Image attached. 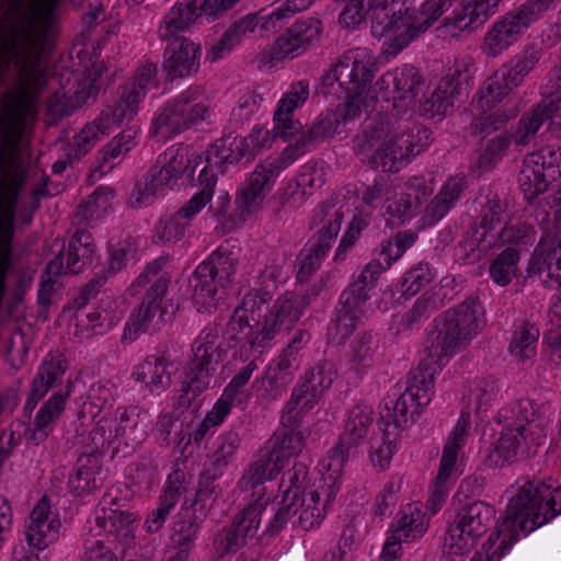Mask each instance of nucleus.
<instances>
[{
  "instance_id": "obj_25",
  "label": "nucleus",
  "mask_w": 561,
  "mask_h": 561,
  "mask_svg": "<svg viewBox=\"0 0 561 561\" xmlns=\"http://www.w3.org/2000/svg\"><path fill=\"white\" fill-rule=\"evenodd\" d=\"M77 57L81 69L76 90L72 93V111L91 105L96 101L102 89L101 78L105 71L104 64L96 60L95 48L92 53L80 50Z\"/></svg>"
},
{
  "instance_id": "obj_33",
  "label": "nucleus",
  "mask_w": 561,
  "mask_h": 561,
  "mask_svg": "<svg viewBox=\"0 0 561 561\" xmlns=\"http://www.w3.org/2000/svg\"><path fill=\"white\" fill-rule=\"evenodd\" d=\"M335 376L334 365L331 362L321 360L306 371L291 394L301 399L304 407L313 408L321 396L332 386Z\"/></svg>"
},
{
  "instance_id": "obj_45",
  "label": "nucleus",
  "mask_w": 561,
  "mask_h": 561,
  "mask_svg": "<svg viewBox=\"0 0 561 561\" xmlns=\"http://www.w3.org/2000/svg\"><path fill=\"white\" fill-rule=\"evenodd\" d=\"M446 293L442 287H433L416 299L413 307L401 317L400 325L404 330H413L423 319L444 306Z\"/></svg>"
},
{
  "instance_id": "obj_16",
  "label": "nucleus",
  "mask_w": 561,
  "mask_h": 561,
  "mask_svg": "<svg viewBox=\"0 0 561 561\" xmlns=\"http://www.w3.org/2000/svg\"><path fill=\"white\" fill-rule=\"evenodd\" d=\"M375 77L374 64L345 56L321 77L319 92L325 98L342 99L343 92H357L368 87Z\"/></svg>"
},
{
  "instance_id": "obj_56",
  "label": "nucleus",
  "mask_w": 561,
  "mask_h": 561,
  "mask_svg": "<svg viewBox=\"0 0 561 561\" xmlns=\"http://www.w3.org/2000/svg\"><path fill=\"white\" fill-rule=\"evenodd\" d=\"M539 330L530 323L516 329L510 344V352L518 362L524 363L536 354Z\"/></svg>"
},
{
  "instance_id": "obj_30",
  "label": "nucleus",
  "mask_w": 561,
  "mask_h": 561,
  "mask_svg": "<svg viewBox=\"0 0 561 561\" xmlns=\"http://www.w3.org/2000/svg\"><path fill=\"white\" fill-rule=\"evenodd\" d=\"M309 96V84L300 80L290 85L289 90L279 100L277 110L274 113V138L291 140L296 131L301 127L299 122L291 118L293 112L302 105Z\"/></svg>"
},
{
  "instance_id": "obj_63",
  "label": "nucleus",
  "mask_w": 561,
  "mask_h": 561,
  "mask_svg": "<svg viewBox=\"0 0 561 561\" xmlns=\"http://www.w3.org/2000/svg\"><path fill=\"white\" fill-rule=\"evenodd\" d=\"M518 183L525 198L530 202L546 192L550 182L526 157L519 172Z\"/></svg>"
},
{
  "instance_id": "obj_40",
  "label": "nucleus",
  "mask_w": 561,
  "mask_h": 561,
  "mask_svg": "<svg viewBox=\"0 0 561 561\" xmlns=\"http://www.w3.org/2000/svg\"><path fill=\"white\" fill-rule=\"evenodd\" d=\"M76 442L77 435L75 436V439H72V447H78V449L84 450L80 453L77 459V484L72 486V493L81 496L85 493H90L96 488L95 474L100 469L96 451L101 453V448H94V444L92 443L87 446L75 445Z\"/></svg>"
},
{
  "instance_id": "obj_7",
  "label": "nucleus",
  "mask_w": 561,
  "mask_h": 561,
  "mask_svg": "<svg viewBox=\"0 0 561 561\" xmlns=\"http://www.w3.org/2000/svg\"><path fill=\"white\" fill-rule=\"evenodd\" d=\"M381 273L379 263H368L342 291L328 325L327 336L330 342L342 344L356 330L369 293L375 288Z\"/></svg>"
},
{
  "instance_id": "obj_6",
  "label": "nucleus",
  "mask_w": 561,
  "mask_h": 561,
  "mask_svg": "<svg viewBox=\"0 0 561 561\" xmlns=\"http://www.w3.org/2000/svg\"><path fill=\"white\" fill-rule=\"evenodd\" d=\"M545 123L548 124V131L561 136V98L543 99L524 112L512 136L501 133L481 139L473 152L476 165L483 170L492 169L504 157L512 141L527 146Z\"/></svg>"
},
{
  "instance_id": "obj_20",
  "label": "nucleus",
  "mask_w": 561,
  "mask_h": 561,
  "mask_svg": "<svg viewBox=\"0 0 561 561\" xmlns=\"http://www.w3.org/2000/svg\"><path fill=\"white\" fill-rule=\"evenodd\" d=\"M394 124L392 126L389 159L386 165V171L390 172L399 171L410 161L411 157L424 151L432 141V130L423 125L414 124L398 130Z\"/></svg>"
},
{
  "instance_id": "obj_32",
  "label": "nucleus",
  "mask_w": 561,
  "mask_h": 561,
  "mask_svg": "<svg viewBox=\"0 0 561 561\" xmlns=\"http://www.w3.org/2000/svg\"><path fill=\"white\" fill-rule=\"evenodd\" d=\"M68 363L64 354L50 352L32 380L31 391L24 404V411L31 413L50 388L64 376Z\"/></svg>"
},
{
  "instance_id": "obj_21",
  "label": "nucleus",
  "mask_w": 561,
  "mask_h": 561,
  "mask_svg": "<svg viewBox=\"0 0 561 561\" xmlns=\"http://www.w3.org/2000/svg\"><path fill=\"white\" fill-rule=\"evenodd\" d=\"M321 32L322 23L318 19L310 18L296 22L275 41L268 53L270 62L285 58L294 59L317 42Z\"/></svg>"
},
{
  "instance_id": "obj_41",
  "label": "nucleus",
  "mask_w": 561,
  "mask_h": 561,
  "mask_svg": "<svg viewBox=\"0 0 561 561\" xmlns=\"http://www.w3.org/2000/svg\"><path fill=\"white\" fill-rule=\"evenodd\" d=\"M501 0H463L460 12L447 19V25L460 31H473L482 25L491 14H494Z\"/></svg>"
},
{
  "instance_id": "obj_13",
  "label": "nucleus",
  "mask_w": 561,
  "mask_h": 561,
  "mask_svg": "<svg viewBox=\"0 0 561 561\" xmlns=\"http://www.w3.org/2000/svg\"><path fill=\"white\" fill-rule=\"evenodd\" d=\"M494 516L495 508L484 501L477 500L458 507L447 529L453 553L462 556L469 552L488 531Z\"/></svg>"
},
{
  "instance_id": "obj_61",
  "label": "nucleus",
  "mask_w": 561,
  "mask_h": 561,
  "mask_svg": "<svg viewBox=\"0 0 561 561\" xmlns=\"http://www.w3.org/2000/svg\"><path fill=\"white\" fill-rule=\"evenodd\" d=\"M476 71L474 64L470 58L456 60L448 72L440 81H447L448 90H451L458 98L467 93L472 83L473 73Z\"/></svg>"
},
{
  "instance_id": "obj_55",
  "label": "nucleus",
  "mask_w": 561,
  "mask_h": 561,
  "mask_svg": "<svg viewBox=\"0 0 561 561\" xmlns=\"http://www.w3.org/2000/svg\"><path fill=\"white\" fill-rule=\"evenodd\" d=\"M518 262V251L514 248H506L490 264L491 279L499 286L508 285L517 274Z\"/></svg>"
},
{
  "instance_id": "obj_23",
  "label": "nucleus",
  "mask_w": 561,
  "mask_h": 561,
  "mask_svg": "<svg viewBox=\"0 0 561 561\" xmlns=\"http://www.w3.org/2000/svg\"><path fill=\"white\" fill-rule=\"evenodd\" d=\"M268 501L270 499L264 501L257 499L234 516L231 525L224 530L219 540V546L225 552L238 551L245 545L248 538H253L256 535Z\"/></svg>"
},
{
  "instance_id": "obj_58",
  "label": "nucleus",
  "mask_w": 561,
  "mask_h": 561,
  "mask_svg": "<svg viewBox=\"0 0 561 561\" xmlns=\"http://www.w3.org/2000/svg\"><path fill=\"white\" fill-rule=\"evenodd\" d=\"M180 496V485L169 484L165 486L163 494L160 496L159 506L148 515L145 522V528L148 533H157L163 526L167 516L175 507Z\"/></svg>"
},
{
  "instance_id": "obj_8",
  "label": "nucleus",
  "mask_w": 561,
  "mask_h": 561,
  "mask_svg": "<svg viewBox=\"0 0 561 561\" xmlns=\"http://www.w3.org/2000/svg\"><path fill=\"white\" fill-rule=\"evenodd\" d=\"M197 159L195 164L191 165L187 147L169 149L163 154L162 167H152L136 182L129 199L130 205L138 208L150 205L167 190L173 188L179 178H185L188 183H193L194 173L202 162V156H198Z\"/></svg>"
},
{
  "instance_id": "obj_52",
  "label": "nucleus",
  "mask_w": 561,
  "mask_h": 561,
  "mask_svg": "<svg viewBox=\"0 0 561 561\" xmlns=\"http://www.w3.org/2000/svg\"><path fill=\"white\" fill-rule=\"evenodd\" d=\"M113 191L108 187L99 186L88 195L77 207L75 217L81 224H89L93 219L102 217L111 206Z\"/></svg>"
},
{
  "instance_id": "obj_51",
  "label": "nucleus",
  "mask_w": 561,
  "mask_h": 561,
  "mask_svg": "<svg viewBox=\"0 0 561 561\" xmlns=\"http://www.w3.org/2000/svg\"><path fill=\"white\" fill-rule=\"evenodd\" d=\"M417 239V234L412 230L397 232L392 238L380 243L378 256L369 263L377 262L381 265L382 272L389 268L392 262L397 261L402 254L411 248Z\"/></svg>"
},
{
  "instance_id": "obj_9",
  "label": "nucleus",
  "mask_w": 561,
  "mask_h": 561,
  "mask_svg": "<svg viewBox=\"0 0 561 561\" xmlns=\"http://www.w3.org/2000/svg\"><path fill=\"white\" fill-rule=\"evenodd\" d=\"M241 248L234 240H225L196 268L190 280L193 297L204 306L215 305L232 280L239 263Z\"/></svg>"
},
{
  "instance_id": "obj_48",
  "label": "nucleus",
  "mask_w": 561,
  "mask_h": 561,
  "mask_svg": "<svg viewBox=\"0 0 561 561\" xmlns=\"http://www.w3.org/2000/svg\"><path fill=\"white\" fill-rule=\"evenodd\" d=\"M377 348V341L368 331L356 334L350 344L347 364L350 369L363 374L374 364V355Z\"/></svg>"
},
{
  "instance_id": "obj_54",
  "label": "nucleus",
  "mask_w": 561,
  "mask_h": 561,
  "mask_svg": "<svg viewBox=\"0 0 561 561\" xmlns=\"http://www.w3.org/2000/svg\"><path fill=\"white\" fill-rule=\"evenodd\" d=\"M320 497L321 494L317 490H310L308 495L304 496L298 518L293 522L294 527L308 531L320 526L325 516V505H320Z\"/></svg>"
},
{
  "instance_id": "obj_26",
  "label": "nucleus",
  "mask_w": 561,
  "mask_h": 561,
  "mask_svg": "<svg viewBox=\"0 0 561 561\" xmlns=\"http://www.w3.org/2000/svg\"><path fill=\"white\" fill-rule=\"evenodd\" d=\"M211 198L209 190H201L176 213L159 220L154 228L153 238L162 242H175L180 240L190 226L191 219L198 214Z\"/></svg>"
},
{
  "instance_id": "obj_11",
  "label": "nucleus",
  "mask_w": 561,
  "mask_h": 561,
  "mask_svg": "<svg viewBox=\"0 0 561 561\" xmlns=\"http://www.w3.org/2000/svg\"><path fill=\"white\" fill-rule=\"evenodd\" d=\"M367 13L371 12V34L376 38L385 37L383 53L397 56L414 39L424 33L426 20L415 22L405 15L402 5L388 9V0H359ZM430 19L427 18V21Z\"/></svg>"
},
{
  "instance_id": "obj_31",
  "label": "nucleus",
  "mask_w": 561,
  "mask_h": 561,
  "mask_svg": "<svg viewBox=\"0 0 561 561\" xmlns=\"http://www.w3.org/2000/svg\"><path fill=\"white\" fill-rule=\"evenodd\" d=\"M101 504L103 515L96 518L98 526L117 538L130 537L133 525L138 522L139 515L127 507L125 500L110 493L103 496Z\"/></svg>"
},
{
  "instance_id": "obj_29",
  "label": "nucleus",
  "mask_w": 561,
  "mask_h": 561,
  "mask_svg": "<svg viewBox=\"0 0 561 561\" xmlns=\"http://www.w3.org/2000/svg\"><path fill=\"white\" fill-rule=\"evenodd\" d=\"M529 26L512 9L506 12L485 34L483 50L488 56H499L508 47L517 43Z\"/></svg>"
},
{
  "instance_id": "obj_18",
  "label": "nucleus",
  "mask_w": 561,
  "mask_h": 561,
  "mask_svg": "<svg viewBox=\"0 0 561 561\" xmlns=\"http://www.w3.org/2000/svg\"><path fill=\"white\" fill-rule=\"evenodd\" d=\"M282 330L280 321L275 317L273 308L270 314L265 317L261 328H256L254 323L245 317L243 311L234 309L227 323L225 335L229 347L248 345L249 350L262 353V350L268 345Z\"/></svg>"
},
{
  "instance_id": "obj_24",
  "label": "nucleus",
  "mask_w": 561,
  "mask_h": 561,
  "mask_svg": "<svg viewBox=\"0 0 561 561\" xmlns=\"http://www.w3.org/2000/svg\"><path fill=\"white\" fill-rule=\"evenodd\" d=\"M543 437V431L522 426L511 427V424H506L495 451L503 462L512 463L534 455Z\"/></svg>"
},
{
  "instance_id": "obj_12",
  "label": "nucleus",
  "mask_w": 561,
  "mask_h": 561,
  "mask_svg": "<svg viewBox=\"0 0 561 561\" xmlns=\"http://www.w3.org/2000/svg\"><path fill=\"white\" fill-rule=\"evenodd\" d=\"M203 94L201 85L192 84L169 101L152 121L153 134L168 138L208 119L210 107L201 100Z\"/></svg>"
},
{
  "instance_id": "obj_36",
  "label": "nucleus",
  "mask_w": 561,
  "mask_h": 561,
  "mask_svg": "<svg viewBox=\"0 0 561 561\" xmlns=\"http://www.w3.org/2000/svg\"><path fill=\"white\" fill-rule=\"evenodd\" d=\"M173 373L174 366L170 359L151 355L136 367L133 377L151 393H160L170 387Z\"/></svg>"
},
{
  "instance_id": "obj_46",
  "label": "nucleus",
  "mask_w": 561,
  "mask_h": 561,
  "mask_svg": "<svg viewBox=\"0 0 561 561\" xmlns=\"http://www.w3.org/2000/svg\"><path fill=\"white\" fill-rule=\"evenodd\" d=\"M222 473V470L206 465L199 476L195 497L190 504L208 514L209 510L222 492V488L219 482Z\"/></svg>"
},
{
  "instance_id": "obj_2",
  "label": "nucleus",
  "mask_w": 561,
  "mask_h": 561,
  "mask_svg": "<svg viewBox=\"0 0 561 561\" xmlns=\"http://www.w3.org/2000/svg\"><path fill=\"white\" fill-rule=\"evenodd\" d=\"M339 128L337 118L332 111L321 113L306 129L302 126L291 137L279 158L266 159L257 164L251 175L242 183L236 197L237 208L244 217L259 209L264 198L272 191L276 178L289 162L305 152L313 150L319 144L332 137Z\"/></svg>"
},
{
  "instance_id": "obj_28",
  "label": "nucleus",
  "mask_w": 561,
  "mask_h": 561,
  "mask_svg": "<svg viewBox=\"0 0 561 561\" xmlns=\"http://www.w3.org/2000/svg\"><path fill=\"white\" fill-rule=\"evenodd\" d=\"M392 535L387 538L382 552L381 561H394L399 558L402 541H413L421 537L426 527L424 524V515L417 508L409 505L408 511H401L396 523L392 525Z\"/></svg>"
},
{
  "instance_id": "obj_47",
  "label": "nucleus",
  "mask_w": 561,
  "mask_h": 561,
  "mask_svg": "<svg viewBox=\"0 0 561 561\" xmlns=\"http://www.w3.org/2000/svg\"><path fill=\"white\" fill-rule=\"evenodd\" d=\"M299 368V358L287 357L280 354L266 370V381L271 396L275 399L285 391L294 380V375Z\"/></svg>"
},
{
  "instance_id": "obj_57",
  "label": "nucleus",
  "mask_w": 561,
  "mask_h": 561,
  "mask_svg": "<svg viewBox=\"0 0 561 561\" xmlns=\"http://www.w3.org/2000/svg\"><path fill=\"white\" fill-rule=\"evenodd\" d=\"M72 10L80 18L81 32L78 41H84L85 33L105 21V10L102 0H72Z\"/></svg>"
},
{
  "instance_id": "obj_27",
  "label": "nucleus",
  "mask_w": 561,
  "mask_h": 561,
  "mask_svg": "<svg viewBox=\"0 0 561 561\" xmlns=\"http://www.w3.org/2000/svg\"><path fill=\"white\" fill-rule=\"evenodd\" d=\"M528 272L538 275L548 287L561 286V237L539 241L529 261Z\"/></svg>"
},
{
  "instance_id": "obj_49",
  "label": "nucleus",
  "mask_w": 561,
  "mask_h": 561,
  "mask_svg": "<svg viewBox=\"0 0 561 561\" xmlns=\"http://www.w3.org/2000/svg\"><path fill=\"white\" fill-rule=\"evenodd\" d=\"M416 0H391L394 7L402 5L407 16L425 23L424 33L451 7L453 0H425L422 5L415 8Z\"/></svg>"
},
{
  "instance_id": "obj_37",
  "label": "nucleus",
  "mask_w": 561,
  "mask_h": 561,
  "mask_svg": "<svg viewBox=\"0 0 561 561\" xmlns=\"http://www.w3.org/2000/svg\"><path fill=\"white\" fill-rule=\"evenodd\" d=\"M343 220L342 207L329 203L319 204L312 210L309 222L310 229L318 228L310 241L331 249V243L339 234Z\"/></svg>"
},
{
  "instance_id": "obj_14",
  "label": "nucleus",
  "mask_w": 561,
  "mask_h": 561,
  "mask_svg": "<svg viewBox=\"0 0 561 561\" xmlns=\"http://www.w3.org/2000/svg\"><path fill=\"white\" fill-rule=\"evenodd\" d=\"M373 408L367 404H357L350 412L344 431L337 444L328 451L323 467L330 472L328 479L332 482L339 476L350 458L357 455V448L365 442L373 425Z\"/></svg>"
},
{
  "instance_id": "obj_3",
  "label": "nucleus",
  "mask_w": 561,
  "mask_h": 561,
  "mask_svg": "<svg viewBox=\"0 0 561 561\" xmlns=\"http://www.w3.org/2000/svg\"><path fill=\"white\" fill-rule=\"evenodd\" d=\"M483 308L474 297H468L461 304L447 310L439 319L435 320V330L430 333V345L426 347V358L421 360L417 368L408 375L407 383L419 388L425 373L433 370L431 377V394L434 389V377L448 357L465 348L478 334L483 325Z\"/></svg>"
},
{
  "instance_id": "obj_4",
  "label": "nucleus",
  "mask_w": 561,
  "mask_h": 561,
  "mask_svg": "<svg viewBox=\"0 0 561 561\" xmlns=\"http://www.w3.org/2000/svg\"><path fill=\"white\" fill-rule=\"evenodd\" d=\"M76 404L79 407L77 419L80 426L76 428L77 442L75 445L87 446L92 443L94 448H101V454L111 453V456L114 457L121 451L122 445L129 451L135 450L145 442L147 423L137 407L118 408L115 411V421L117 422L115 434L112 435V431L108 430V435H106L104 426L98 425L89 430L99 412V405L88 402L82 394L76 400Z\"/></svg>"
},
{
  "instance_id": "obj_17",
  "label": "nucleus",
  "mask_w": 561,
  "mask_h": 561,
  "mask_svg": "<svg viewBox=\"0 0 561 561\" xmlns=\"http://www.w3.org/2000/svg\"><path fill=\"white\" fill-rule=\"evenodd\" d=\"M392 126L393 122L380 114L364 122L360 133L354 138V150L363 162L386 171Z\"/></svg>"
},
{
  "instance_id": "obj_38",
  "label": "nucleus",
  "mask_w": 561,
  "mask_h": 561,
  "mask_svg": "<svg viewBox=\"0 0 561 561\" xmlns=\"http://www.w3.org/2000/svg\"><path fill=\"white\" fill-rule=\"evenodd\" d=\"M517 87L511 71L507 70V65H504L484 81L476 93L473 103L482 112L490 111Z\"/></svg>"
},
{
  "instance_id": "obj_5",
  "label": "nucleus",
  "mask_w": 561,
  "mask_h": 561,
  "mask_svg": "<svg viewBox=\"0 0 561 561\" xmlns=\"http://www.w3.org/2000/svg\"><path fill=\"white\" fill-rule=\"evenodd\" d=\"M433 370L425 373L420 379L422 386H407L404 392L394 398L385 399V407L380 411L378 426L383 433L382 443L373 442L370 446V460L380 470L386 469L394 451L393 440L398 433L415 422V414H420L419 408L425 407L431 401V377ZM421 377V375H417Z\"/></svg>"
},
{
  "instance_id": "obj_39",
  "label": "nucleus",
  "mask_w": 561,
  "mask_h": 561,
  "mask_svg": "<svg viewBox=\"0 0 561 561\" xmlns=\"http://www.w3.org/2000/svg\"><path fill=\"white\" fill-rule=\"evenodd\" d=\"M49 510V501L47 496H43L30 514V523L25 526V539L34 549L46 548V531L57 533L60 527L59 520L53 519L47 523Z\"/></svg>"
},
{
  "instance_id": "obj_15",
  "label": "nucleus",
  "mask_w": 561,
  "mask_h": 561,
  "mask_svg": "<svg viewBox=\"0 0 561 561\" xmlns=\"http://www.w3.org/2000/svg\"><path fill=\"white\" fill-rule=\"evenodd\" d=\"M249 142L248 138L237 135H226L217 139L204 153L190 156L192 164L202 156V165L197 181L202 191L209 190L214 195V188L217 183V172L224 173L227 164L238 163L242 158L248 159Z\"/></svg>"
},
{
  "instance_id": "obj_22",
  "label": "nucleus",
  "mask_w": 561,
  "mask_h": 561,
  "mask_svg": "<svg viewBox=\"0 0 561 561\" xmlns=\"http://www.w3.org/2000/svg\"><path fill=\"white\" fill-rule=\"evenodd\" d=\"M505 205L502 204L497 195L488 196L485 202L481 204L479 214L469 228V233L480 234L486 240L485 248L491 247L497 239L502 243H516L520 236L513 228H501L500 232L493 233V230L501 227L505 219Z\"/></svg>"
},
{
  "instance_id": "obj_19",
  "label": "nucleus",
  "mask_w": 561,
  "mask_h": 561,
  "mask_svg": "<svg viewBox=\"0 0 561 561\" xmlns=\"http://www.w3.org/2000/svg\"><path fill=\"white\" fill-rule=\"evenodd\" d=\"M162 41L168 42L161 65L167 81L186 79L199 71L202 49L198 44L184 36Z\"/></svg>"
},
{
  "instance_id": "obj_43",
  "label": "nucleus",
  "mask_w": 561,
  "mask_h": 561,
  "mask_svg": "<svg viewBox=\"0 0 561 561\" xmlns=\"http://www.w3.org/2000/svg\"><path fill=\"white\" fill-rule=\"evenodd\" d=\"M139 101L134 88L121 87L119 100L113 106H106L96 121L101 133H107L112 125L119 124L125 118L131 119L137 113Z\"/></svg>"
},
{
  "instance_id": "obj_1",
  "label": "nucleus",
  "mask_w": 561,
  "mask_h": 561,
  "mask_svg": "<svg viewBox=\"0 0 561 561\" xmlns=\"http://www.w3.org/2000/svg\"><path fill=\"white\" fill-rule=\"evenodd\" d=\"M561 514V484L556 480L527 481L511 499L497 523L471 561H500L519 535H527Z\"/></svg>"
},
{
  "instance_id": "obj_50",
  "label": "nucleus",
  "mask_w": 561,
  "mask_h": 561,
  "mask_svg": "<svg viewBox=\"0 0 561 561\" xmlns=\"http://www.w3.org/2000/svg\"><path fill=\"white\" fill-rule=\"evenodd\" d=\"M447 81H439L428 98L420 102L419 113L426 118L442 119L451 112L458 96L448 90Z\"/></svg>"
},
{
  "instance_id": "obj_35",
  "label": "nucleus",
  "mask_w": 561,
  "mask_h": 561,
  "mask_svg": "<svg viewBox=\"0 0 561 561\" xmlns=\"http://www.w3.org/2000/svg\"><path fill=\"white\" fill-rule=\"evenodd\" d=\"M323 287L324 282L320 279L308 288L304 295L287 291L275 300L273 309L283 330H289L300 319L304 310L319 297Z\"/></svg>"
},
{
  "instance_id": "obj_44",
  "label": "nucleus",
  "mask_w": 561,
  "mask_h": 561,
  "mask_svg": "<svg viewBox=\"0 0 561 561\" xmlns=\"http://www.w3.org/2000/svg\"><path fill=\"white\" fill-rule=\"evenodd\" d=\"M206 516L207 513L203 510L194 507L192 504L187 505V501H185L174 522L173 542L180 549H187L188 551Z\"/></svg>"
},
{
  "instance_id": "obj_10",
  "label": "nucleus",
  "mask_w": 561,
  "mask_h": 561,
  "mask_svg": "<svg viewBox=\"0 0 561 561\" xmlns=\"http://www.w3.org/2000/svg\"><path fill=\"white\" fill-rule=\"evenodd\" d=\"M164 265L165 259H156L147 264L144 272L133 283V287L146 286L149 283H151V286L147 289L138 309L130 314L122 336L123 342H133L138 339L141 333L150 330L157 331L163 323L164 312L161 309V301L169 284V279L160 275Z\"/></svg>"
},
{
  "instance_id": "obj_60",
  "label": "nucleus",
  "mask_w": 561,
  "mask_h": 561,
  "mask_svg": "<svg viewBox=\"0 0 561 561\" xmlns=\"http://www.w3.org/2000/svg\"><path fill=\"white\" fill-rule=\"evenodd\" d=\"M96 252L92 234L82 229L72 233V274L80 273L93 263Z\"/></svg>"
},
{
  "instance_id": "obj_42",
  "label": "nucleus",
  "mask_w": 561,
  "mask_h": 561,
  "mask_svg": "<svg viewBox=\"0 0 561 561\" xmlns=\"http://www.w3.org/2000/svg\"><path fill=\"white\" fill-rule=\"evenodd\" d=\"M283 467L284 462L278 460L275 451L264 447L260 450L256 460L251 463L242 476L240 485L245 490L254 489L265 481L275 478Z\"/></svg>"
},
{
  "instance_id": "obj_59",
  "label": "nucleus",
  "mask_w": 561,
  "mask_h": 561,
  "mask_svg": "<svg viewBox=\"0 0 561 561\" xmlns=\"http://www.w3.org/2000/svg\"><path fill=\"white\" fill-rule=\"evenodd\" d=\"M535 405V402L530 399H520L518 402H515L511 409H502L500 414L507 421L512 419V422L507 423L511 424V427L522 426L543 431L540 424L536 422L539 416Z\"/></svg>"
},
{
  "instance_id": "obj_53",
  "label": "nucleus",
  "mask_w": 561,
  "mask_h": 561,
  "mask_svg": "<svg viewBox=\"0 0 561 561\" xmlns=\"http://www.w3.org/2000/svg\"><path fill=\"white\" fill-rule=\"evenodd\" d=\"M214 374L210 373L209 368H205L204 371L192 373L184 371V378L182 380V393L178 398V404L182 408L191 407L197 398L206 391L214 379Z\"/></svg>"
},
{
  "instance_id": "obj_62",
  "label": "nucleus",
  "mask_w": 561,
  "mask_h": 561,
  "mask_svg": "<svg viewBox=\"0 0 561 561\" xmlns=\"http://www.w3.org/2000/svg\"><path fill=\"white\" fill-rule=\"evenodd\" d=\"M272 297L268 291H250L248 293L240 306L236 309L245 313V317L254 323L256 328H261L265 317L270 314V301Z\"/></svg>"
},
{
  "instance_id": "obj_64",
  "label": "nucleus",
  "mask_w": 561,
  "mask_h": 561,
  "mask_svg": "<svg viewBox=\"0 0 561 561\" xmlns=\"http://www.w3.org/2000/svg\"><path fill=\"white\" fill-rule=\"evenodd\" d=\"M529 161L543 173L549 182L556 181L561 176V149L559 147L547 146L537 152L527 156Z\"/></svg>"
},
{
  "instance_id": "obj_34",
  "label": "nucleus",
  "mask_w": 561,
  "mask_h": 561,
  "mask_svg": "<svg viewBox=\"0 0 561 561\" xmlns=\"http://www.w3.org/2000/svg\"><path fill=\"white\" fill-rule=\"evenodd\" d=\"M392 85L394 100L402 102L403 106H410L416 96L423 91L424 80L419 70L412 65H403L385 73L378 81L380 89Z\"/></svg>"
}]
</instances>
